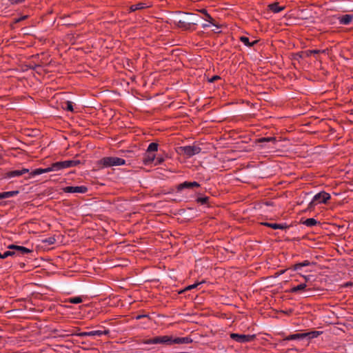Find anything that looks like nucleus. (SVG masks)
Wrapping results in <instances>:
<instances>
[{
  "mask_svg": "<svg viewBox=\"0 0 353 353\" xmlns=\"http://www.w3.org/2000/svg\"><path fill=\"white\" fill-rule=\"evenodd\" d=\"M208 200V197H201V198H199L197 199V201L202 203V204H205L207 203V201Z\"/></svg>",
  "mask_w": 353,
  "mask_h": 353,
  "instance_id": "obj_33",
  "label": "nucleus"
},
{
  "mask_svg": "<svg viewBox=\"0 0 353 353\" xmlns=\"http://www.w3.org/2000/svg\"><path fill=\"white\" fill-rule=\"evenodd\" d=\"M8 248L11 249V250H16L19 251V252H21L22 254L31 253L32 252V250L28 249L26 247L15 245L13 244L8 245Z\"/></svg>",
  "mask_w": 353,
  "mask_h": 353,
  "instance_id": "obj_15",
  "label": "nucleus"
},
{
  "mask_svg": "<svg viewBox=\"0 0 353 353\" xmlns=\"http://www.w3.org/2000/svg\"><path fill=\"white\" fill-rule=\"evenodd\" d=\"M79 163V161H75V160H68V161L57 162L58 170H62L64 168H67L74 167V166H76L77 165H78Z\"/></svg>",
  "mask_w": 353,
  "mask_h": 353,
  "instance_id": "obj_10",
  "label": "nucleus"
},
{
  "mask_svg": "<svg viewBox=\"0 0 353 353\" xmlns=\"http://www.w3.org/2000/svg\"><path fill=\"white\" fill-rule=\"evenodd\" d=\"M330 199V194L329 193L321 192L314 196L312 201L309 203V207L312 208L317 204L326 203Z\"/></svg>",
  "mask_w": 353,
  "mask_h": 353,
  "instance_id": "obj_3",
  "label": "nucleus"
},
{
  "mask_svg": "<svg viewBox=\"0 0 353 353\" xmlns=\"http://www.w3.org/2000/svg\"><path fill=\"white\" fill-rule=\"evenodd\" d=\"M143 8H145V4L143 3H139L132 5L130 7V10L132 11H135V10H141V9H142Z\"/></svg>",
  "mask_w": 353,
  "mask_h": 353,
  "instance_id": "obj_26",
  "label": "nucleus"
},
{
  "mask_svg": "<svg viewBox=\"0 0 353 353\" xmlns=\"http://www.w3.org/2000/svg\"><path fill=\"white\" fill-rule=\"evenodd\" d=\"M110 332V331L108 330H93V331H90V332H79V333H75V334H69L68 335H75V336H81V337H84V336H101L102 335H107Z\"/></svg>",
  "mask_w": 353,
  "mask_h": 353,
  "instance_id": "obj_6",
  "label": "nucleus"
},
{
  "mask_svg": "<svg viewBox=\"0 0 353 353\" xmlns=\"http://www.w3.org/2000/svg\"><path fill=\"white\" fill-rule=\"evenodd\" d=\"M310 264V261H304L302 263H296L295 264L294 266H293V269L294 270H300L301 268L303 267H305V266H307Z\"/></svg>",
  "mask_w": 353,
  "mask_h": 353,
  "instance_id": "obj_23",
  "label": "nucleus"
},
{
  "mask_svg": "<svg viewBox=\"0 0 353 353\" xmlns=\"http://www.w3.org/2000/svg\"><path fill=\"white\" fill-rule=\"evenodd\" d=\"M43 242L48 243V245H52L56 242V239L54 237L51 236L43 240Z\"/></svg>",
  "mask_w": 353,
  "mask_h": 353,
  "instance_id": "obj_27",
  "label": "nucleus"
},
{
  "mask_svg": "<svg viewBox=\"0 0 353 353\" xmlns=\"http://www.w3.org/2000/svg\"><path fill=\"white\" fill-rule=\"evenodd\" d=\"M270 10L274 13H279L284 9V7L279 6L278 3H274L269 6Z\"/></svg>",
  "mask_w": 353,
  "mask_h": 353,
  "instance_id": "obj_18",
  "label": "nucleus"
},
{
  "mask_svg": "<svg viewBox=\"0 0 353 353\" xmlns=\"http://www.w3.org/2000/svg\"><path fill=\"white\" fill-rule=\"evenodd\" d=\"M303 277L305 279V281L307 282L310 280L311 276H303Z\"/></svg>",
  "mask_w": 353,
  "mask_h": 353,
  "instance_id": "obj_36",
  "label": "nucleus"
},
{
  "mask_svg": "<svg viewBox=\"0 0 353 353\" xmlns=\"http://www.w3.org/2000/svg\"><path fill=\"white\" fill-rule=\"evenodd\" d=\"M239 39L245 46L248 47H252L258 42L257 40H253L252 41H250L249 38L245 36L241 37Z\"/></svg>",
  "mask_w": 353,
  "mask_h": 353,
  "instance_id": "obj_16",
  "label": "nucleus"
},
{
  "mask_svg": "<svg viewBox=\"0 0 353 353\" xmlns=\"http://www.w3.org/2000/svg\"><path fill=\"white\" fill-rule=\"evenodd\" d=\"M191 342L192 339L189 337H174L169 335L158 336L143 341L144 344L147 345L164 344L166 345H172L173 344H188Z\"/></svg>",
  "mask_w": 353,
  "mask_h": 353,
  "instance_id": "obj_1",
  "label": "nucleus"
},
{
  "mask_svg": "<svg viewBox=\"0 0 353 353\" xmlns=\"http://www.w3.org/2000/svg\"><path fill=\"white\" fill-rule=\"evenodd\" d=\"M313 52V53H318L319 51L318 50H313V51H311V53Z\"/></svg>",
  "mask_w": 353,
  "mask_h": 353,
  "instance_id": "obj_38",
  "label": "nucleus"
},
{
  "mask_svg": "<svg viewBox=\"0 0 353 353\" xmlns=\"http://www.w3.org/2000/svg\"><path fill=\"white\" fill-rule=\"evenodd\" d=\"M28 172H29L28 169L23 168V169L19 170H13V171L8 172L4 174L3 177L5 179L13 178V177L20 176H21L24 174L28 173Z\"/></svg>",
  "mask_w": 353,
  "mask_h": 353,
  "instance_id": "obj_11",
  "label": "nucleus"
},
{
  "mask_svg": "<svg viewBox=\"0 0 353 353\" xmlns=\"http://www.w3.org/2000/svg\"><path fill=\"white\" fill-rule=\"evenodd\" d=\"M14 254V253L13 252L6 251L3 254L1 253H0V258L1 259H6V258H7L9 256L13 255Z\"/></svg>",
  "mask_w": 353,
  "mask_h": 353,
  "instance_id": "obj_28",
  "label": "nucleus"
},
{
  "mask_svg": "<svg viewBox=\"0 0 353 353\" xmlns=\"http://www.w3.org/2000/svg\"><path fill=\"white\" fill-rule=\"evenodd\" d=\"M262 224L263 225L271 228L274 230H277V229L283 230L287 228V226L283 224L272 223H267V222L263 223Z\"/></svg>",
  "mask_w": 353,
  "mask_h": 353,
  "instance_id": "obj_17",
  "label": "nucleus"
},
{
  "mask_svg": "<svg viewBox=\"0 0 353 353\" xmlns=\"http://www.w3.org/2000/svg\"><path fill=\"white\" fill-rule=\"evenodd\" d=\"M158 144L156 143H151L148 148H147V152H152V153H155L157 150H158Z\"/></svg>",
  "mask_w": 353,
  "mask_h": 353,
  "instance_id": "obj_24",
  "label": "nucleus"
},
{
  "mask_svg": "<svg viewBox=\"0 0 353 353\" xmlns=\"http://www.w3.org/2000/svg\"><path fill=\"white\" fill-rule=\"evenodd\" d=\"M83 301V299L80 296L71 297L66 300V302L73 304L80 303Z\"/></svg>",
  "mask_w": 353,
  "mask_h": 353,
  "instance_id": "obj_22",
  "label": "nucleus"
},
{
  "mask_svg": "<svg viewBox=\"0 0 353 353\" xmlns=\"http://www.w3.org/2000/svg\"><path fill=\"white\" fill-rule=\"evenodd\" d=\"M201 148L197 145H187L182 146L179 148V152L186 156L191 157L195 154L200 153Z\"/></svg>",
  "mask_w": 353,
  "mask_h": 353,
  "instance_id": "obj_5",
  "label": "nucleus"
},
{
  "mask_svg": "<svg viewBox=\"0 0 353 353\" xmlns=\"http://www.w3.org/2000/svg\"><path fill=\"white\" fill-rule=\"evenodd\" d=\"M63 190L65 193H85L88 191V188L85 186H67L63 188Z\"/></svg>",
  "mask_w": 353,
  "mask_h": 353,
  "instance_id": "obj_9",
  "label": "nucleus"
},
{
  "mask_svg": "<svg viewBox=\"0 0 353 353\" xmlns=\"http://www.w3.org/2000/svg\"><path fill=\"white\" fill-rule=\"evenodd\" d=\"M322 332L319 331H312L310 332H305V333H298V334H290L288 336L285 338V340L287 341H292V340H299V339H303L306 337H308L310 339H314L318 337Z\"/></svg>",
  "mask_w": 353,
  "mask_h": 353,
  "instance_id": "obj_4",
  "label": "nucleus"
},
{
  "mask_svg": "<svg viewBox=\"0 0 353 353\" xmlns=\"http://www.w3.org/2000/svg\"><path fill=\"white\" fill-rule=\"evenodd\" d=\"M337 19L340 24L349 25L353 19V15L349 14H345L342 16H339Z\"/></svg>",
  "mask_w": 353,
  "mask_h": 353,
  "instance_id": "obj_13",
  "label": "nucleus"
},
{
  "mask_svg": "<svg viewBox=\"0 0 353 353\" xmlns=\"http://www.w3.org/2000/svg\"><path fill=\"white\" fill-rule=\"evenodd\" d=\"M259 141H260V142H263V141H275V138L274 137L262 138Z\"/></svg>",
  "mask_w": 353,
  "mask_h": 353,
  "instance_id": "obj_32",
  "label": "nucleus"
},
{
  "mask_svg": "<svg viewBox=\"0 0 353 353\" xmlns=\"http://www.w3.org/2000/svg\"><path fill=\"white\" fill-rule=\"evenodd\" d=\"M230 338L238 343H244L252 341L254 339V335L232 333Z\"/></svg>",
  "mask_w": 353,
  "mask_h": 353,
  "instance_id": "obj_7",
  "label": "nucleus"
},
{
  "mask_svg": "<svg viewBox=\"0 0 353 353\" xmlns=\"http://www.w3.org/2000/svg\"><path fill=\"white\" fill-rule=\"evenodd\" d=\"M200 12L203 14L205 17V20L209 22L210 24L213 23V18L208 14L205 9H201L199 10Z\"/></svg>",
  "mask_w": 353,
  "mask_h": 353,
  "instance_id": "obj_21",
  "label": "nucleus"
},
{
  "mask_svg": "<svg viewBox=\"0 0 353 353\" xmlns=\"http://www.w3.org/2000/svg\"><path fill=\"white\" fill-rule=\"evenodd\" d=\"M220 79V77H219V76H216H216L212 77L209 80V81H210V82H214V81H216V80H217V79Z\"/></svg>",
  "mask_w": 353,
  "mask_h": 353,
  "instance_id": "obj_35",
  "label": "nucleus"
},
{
  "mask_svg": "<svg viewBox=\"0 0 353 353\" xmlns=\"http://www.w3.org/2000/svg\"><path fill=\"white\" fill-rule=\"evenodd\" d=\"M125 164L123 159L117 157H106L99 161L98 165L101 168H108L112 166H119Z\"/></svg>",
  "mask_w": 353,
  "mask_h": 353,
  "instance_id": "obj_2",
  "label": "nucleus"
},
{
  "mask_svg": "<svg viewBox=\"0 0 353 353\" xmlns=\"http://www.w3.org/2000/svg\"><path fill=\"white\" fill-rule=\"evenodd\" d=\"M317 221L313 218L307 219L303 223L308 227H312L317 224Z\"/></svg>",
  "mask_w": 353,
  "mask_h": 353,
  "instance_id": "obj_25",
  "label": "nucleus"
},
{
  "mask_svg": "<svg viewBox=\"0 0 353 353\" xmlns=\"http://www.w3.org/2000/svg\"><path fill=\"white\" fill-rule=\"evenodd\" d=\"M156 161L154 163V165H159L162 163L164 161V159L163 157H158L155 159Z\"/></svg>",
  "mask_w": 353,
  "mask_h": 353,
  "instance_id": "obj_31",
  "label": "nucleus"
},
{
  "mask_svg": "<svg viewBox=\"0 0 353 353\" xmlns=\"http://www.w3.org/2000/svg\"><path fill=\"white\" fill-rule=\"evenodd\" d=\"M156 159V154L145 152L143 157V163L145 165L152 163Z\"/></svg>",
  "mask_w": 353,
  "mask_h": 353,
  "instance_id": "obj_12",
  "label": "nucleus"
},
{
  "mask_svg": "<svg viewBox=\"0 0 353 353\" xmlns=\"http://www.w3.org/2000/svg\"><path fill=\"white\" fill-rule=\"evenodd\" d=\"M12 4H17L23 2V0H8Z\"/></svg>",
  "mask_w": 353,
  "mask_h": 353,
  "instance_id": "obj_34",
  "label": "nucleus"
},
{
  "mask_svg": "<svg viewBox=\"0 0 353 353\" xmlns=\"http://www.w3.org/2000/svg\"><path fill=\"white\" fill-rule=\"evenodd\" d=\"M307 287V284L305 283H301L296 286H294L291 288L290 292L293 293H296L300 290H304Z\"/></svg>",
  "mask_w": 353,
  "mask_h": 353,
  "instance_id": "obj_20",
  "label": "nucleus"
},
{
  "mask_svg": "<svg viewBox=\"0 0 353 353\" xmlns=\"http://www.w3.org/2000/svg\"><path fill=\"white\" fill-rule=\"evenodd\" d=\"M203 282L196 283L194 284L188 285V287H186L185 290H190L194 289V288H196L199 285L201 284Z\"/></svg>",
  "mask_w": 353,
  "mask_h": 353,
  "instance_id": "obj_30",
  "label": "nucleus"
},
{
  "mask_svg": "<svg viewBox=\"0 0 353 353\" xmlns=\"http://www.w3.org/2000/svg\"><path fill=\"white\" fill-rule=\"evenodd\" d=\"M65 109L68 111L72 112L73 111V105L71 101H67L66 102V107Z\"/></svg>",
  "mask_w": 353,
  "mask_h": 353,
  "instance_id": "obj_29",
  "label": "nucleus"
},
{
  "mask_svg": "<svg viewBox=\"0 0 353 353\" xmlns=\"http://www.w3.org/2000/svg\"><path fill=\"white\" fill-rule=\"evenodd\" d=\"M18 193H19V191H9V192H3L0 194H1V199H6V198L14 196L18 194Z\"/></svg>",
  "mask_w": 353,
  "mask_h": 353,
  "instance_id": "obj_19",
  "label": "nucleus"
},
{
  "mask_svg": "<svg viewBox=\"0 0 353 353\" xmlns=\"http://www.w3.org/2000/svg\"><path fill=\"white\" fill-rule=\"evenodd\" d=\"M210 25L209 24H207V23H205L203 25V28H206V27H208Z\"/></svg>",
  "mask_w": 353,
  "mask_h": 353,
  "instance_id": "obj_37",
  "label": "nucleus"
},
{
  "mask_svg": "<svg viewBox=\"0 0 353 353\" xmlns=\"http://www.w3.org/2000/svg\"><path fill=\"white\" fill-rule=\"evenodd\" d=\"M199 186H200V185L196 181H193V182L185 181L178 185L177 190L179 191H180L184 188H192L194 187H199Z\"/></svg>",
  "mask_w": 353,
  "mask_h": 353,
  "instance_id": "obj_14",
  "label": "nucleus"
},
{
  "mask_svg": "<svg viewBox=\"0 0 353 353\" xmlns=\"http://www.w3.org/2000/svg\"><path fill=\"white\" fill-rule=\"evenodd\" d=\"M52 171H58V167H57V162L52 163L51 165V166L48 167L46 168H37V169H35L34 170L31 172L30 174L31 176H37V175H39V174H43V173H48V172H52Z\"/></svg>",
  "mask_w": 353,
  "mask_h": 353,
  "instance_id": "obj_8",
  "label": "nucleus"
}]
</instances>
